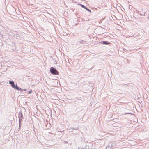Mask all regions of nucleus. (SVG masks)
I'll use <instances>...</instances> for the list:
<instances>
[{"label": "nucleus", "instance_id": "1", "mask_svg": "<svg viewBox=\"0 0 149 149\" xmlns=\"http://www.w3.org/2000/svg\"><path fill=\"white\" fill-rule=\"evenodd\" d=\"M50 71L51 73L54 74H58L59 72L55 69L52 67L51 68Z\"/></svg>", "mask_w": 149, "mask_h": 149}, {"label": "nucleus", "instance_id": "2", "mask_svg": "<svg viewBox=\"0 0 149 149\" xmlns=\"http://www.w3.org/2000/svg\"><path fill=\"white\" fill-rule=\"evenodd\" d=\"M9 83L10 84H11V86L13 88H15V86L13 81H10Z\"/></svg>", "mask_w": 149, "mask_h": 149}, {"label": "nucleus", "instance_id": "3", "mask_svg": "<svg viewBox=\"0 0 149 149\" xmlns=\"http://www.w3.org/2000/svg\"><path fill=\"white\" fill-rule=\"evenodd\" d=\"M103 44H110L107 41H103Z\"/></svg>", "mask_w": 149, "mask_h": 149}, {"label": "nucleus", "instance_id": "4", "mask_svg": "<svg viewBox=\"0 0 149 149\" xmlns=\"http://www.w3.org/2000/svg\"><path fill=\"white\" fill-rule=\"evenodd\" d=\"M80 6L82 7V8H84L85 9V8H86L85 7H85L83 5H82V4H80Z\"/></svg>", "mask_w": 149, "mask_h": 149}, {"label": "nucleus", "instance_id": "5", "mask_svg": "<svg viewBox=\"0 0 149 149\" xmlns=\"http://www.w3.org/2000/svg\"><path fill=\"white\" fill-rule=\"evenodd\" d=\"M32 90H31L30 91H29V92L28 93L29 94H31L32 93Z\"/></svg>", "mask_w": 149, "mask_h": 149}, {"label": "nucleus", "instance_id": "6", "mask_svg": "<svg viewBox=\"0 0 149 149\" xmlns=\"http://www.w3.org/2000/svg\"><path fill=\"white\" fill-rule=\"evenodd\" d=\"M85 8H85V9H86V10H87L88 11H91V10H90L88 9L86 7Z\"/></svg>", "mask_w": 149, "mask_h": 149}, {"label": "nucleus", "instance_id": "7", "mask_svg": "<svg viewBox=\"0 0 149 149\" xmlns=\"http://www.w3.org/2000/svg\"><path fill=\"white\" fill-rule=\"evenodd\" d=\"M17 89L19 90H21V88H19V87H17Z\"/></svg>", "mask_w": 149, "mask_h": 149}, {"label": "nucleus", "instance_id": "8", "mask_svg": "<svg viewBox=\"0 0 149 149\" xmlns=\"http://www.w3.org/2000/svg\"><path fill=\"white\" fill-rule=\"evenodd\" d=\"M17 87H18L17 85H16L15 86V88L17 89Z\"/></svg>", "mask_w": 149, "mask_h": 149}, {"label": "nucleus", "instance_id": "9", "mask_svg": "<svg viewBox=\"0 0 149 149\" xmlns=\"http://www.w3.org/2000/svg\"><path fill=\"white\" fill-rule=\"evenodd\" d=\"M21 91H23V90L21 88V90H20Z\"/></svg>", "mask_w": 149, "mask_h": 149}, {"label": "nucleus", "instance_id": "10", "mask_svg": "<svg viewBox=\"0 0 149 149\" xmlns=\"http://www.w3.org/2000/svg\"><path fill=\"white\" fill-rule=\"evenodd\" d=\"M23 90H24V91H26V89H24Z\"/></svg>", "mask_w": 149, "mask_h": 149}]
</instances>
